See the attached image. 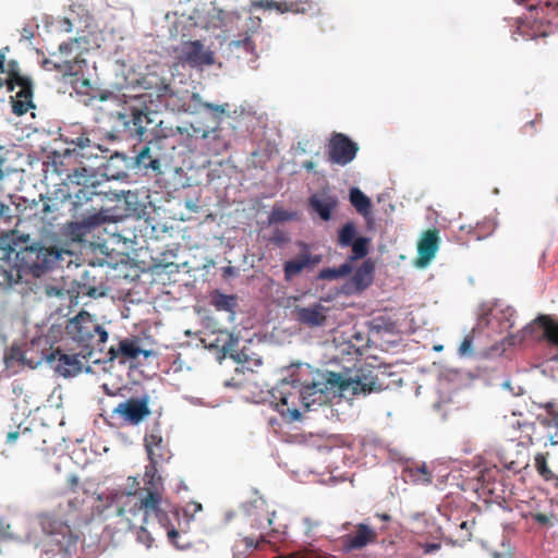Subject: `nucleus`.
Instances as JSON below:
<instances>
[{
    "instance_id": "31",
    "label": "nucleus",
    "mask_w": 558,
    "mask_h": 558,
    "mask_svg": "<svg viewBox=\"0 0 558 558\" xmlns=\"http://www.w3.org/2000/svg\"><path fill=\"white\" fill-rule=\"evenodd\" d=\"M62 77L70 80L84 75L85 70L87 69V61L83 57L74 56L71 60L62 61Z\"/></svg>"
},
{
    "instance_id": "49",
    "label": "nucleus",
    "mask_w": 558,
    "mask_h": 558,
    "mask_svg": "<svg viewBox=\"0 0 558 558\" xmlns=\"http://www.w3.org/2000/svg\"><path fill=\"white\" fill-rule=\"evenodd\" d=\"M532 519L534 520V522L538 523L539 525L548 526V525H553L554 515L538 512V513L532 514Z\"/></svg>"
},
{
    "instance_id": "43",
    "label": "nucleus",
    "mask_w": 558,
    "mask_h": 558,
    "mask_svg": "<svg viewBox=\"0 0 558 558\" xmlns=\"http://www.w3.org/2000/svg\"><path fill=\"white\" fill-rule=\"evenodd\" d=\"M136 539L138 543L143 544L147 548H150L154 543L151 532L144 526H141V529L137 531Z\"/></svg>"
},
{
    "instance_id": "52",
    "label": "nucleus",
    "mask_w": 558,
    "mask_h": 558,
    "mask_svg": "<svg viewBox=\"0 0 558 558\" xmlns=\"http://www.w3.org/2000/svg\"><path fill=\"white\" fill-rule=\"evenodd\" d=\"M418 545L425 555L433 554L441 548L440 543H420Z\"/></svg>"
},
{
    "instance_id": "57",
    "label": "nucleus",
    "mask_w": 558,
    "mask_h": 558,
    "mask_svg": "<svg viewBox=\"0 0 558 558\" xmlns=\"http://www.w3.org/2000/svg\"><path fill=\"white\" fill-rule=\"evenodd\" d=\"M20 436L19 430L9 432L7 435V442L12 444Z\"/></svg>"
},
{
    "instance_id": "59",
    "label": "nucleus",
    "mask_w": 558,
    "mask_h": 558,
    "mask_svg": "<svg viewBox=\"0 0 558 558\" xmlns=\"http://www.w3.org/2000/svg\"><path fill=\"white\" fill-rule=\"evenodd\" d=\"M206 107L215 112H219V113H223L225 112V108L222 106H219V105H211V104H206Z\"/></svg>"
},
{
    "instance_id": "6",
    "label": "nucleus",
    "mask_w": 558,
    "mask_h": 558,
    "mask_svg": "<svg viewBox=\"0 0 558 558\" xmlns=\"http://www.w3.org/2000/svg\"><path fill=\"white\" fill-rule=\"evenodd\" d=\"M66 335L82 349L80 355L90 357L93 351H102L108 332L87 312L82 311L65 326Z\"/></svg>"
},
{
    "instance_id": "13",
    "label": "nucleus",
    "mask_w": 558,
    "mask_h": 558,
    "mask_svg": "<svg viewBox=\"0 0 558 558\" xmlns=\"http://www.w3.org/2000/svg\"><path fill=\"white\" fill-rule=\"evenodd\" d=\"M356 234V226L352 221L344 223L338 231V244L341 247L351 246L350 260L362 259L368 254L369 239Z\"/></svg>"
},
{
    "instance_id": "36",
    "label": "nucleus",
    "mask_w": 558,
    "mask_h": 558,
    "mask_svg": "<svg viewBox=\"0 0 558 558\" xmlns=\"http://www.w3.org/2000/svg\"><path fill=\"white\" fill-rule=\"evenodd\" d=\"M320 140L314 135L305 136L298 142L295 149L301 154H318Z\"/></svg>"
},
{
    "instance_id": "25",
    "label": "nucleus",
    "mask_w": 558,
    "mask_h": 558,
    "mask_svg": "<svg viewBox=\"0 0 558 558\" xmlns=\"http://www.w3.org/2000/svg\"><path fill=\"white\" fill-rule=\"evenodd\" d=\"M213 336L214 339L210 340L209 347L221 352L223 355L229 354L231 357H234L233 352H235L238 347V338L228 330H219L214 332Z\"/></svg>"
},
{
    "instance_id": "51",
    "label": "nucleus",
    "mask_w": 558,
    "mask_h": 558,
    "mask_svg": "<svg viewBox=\"0 0 558 558\" xmlns=\"http://www.w3.org/2000/svg\"><path fill=\"white\" fill-rule=\"evenodd\" d=\"M538 407L546 411V414H544L545 416H556V415H558V409H557L556 403L554 401H549V402H545V403H539Z\"/></svg>"
},
{
    "instance_id": "4",
    "label": "nucleus",
    "mask_w": 558,
    "mask_h": 558,
    "mask_svg": "<svg viewBox=\"0 0 558 558\" xmlns=\"http://www.w3.org/2000/svg\"><path fill=\"white\" fill-rule=\"evenodd\" d=\"M386 372L380 367L373 365H362L353 371L351 375L330 372L325 375L329 391L345 396L359 393H371L385 389L387 385L384 383Z\"/></svg>"
},
{
    "instance_id": "32",
    "label": "nucleus",
    "mask_w": 558,
    "mask_h": 558,
    "mask_svg": "<svg viewBox=\"0 0 558 558\" xmlns=\"http://www.w3.org/2000/svg\"><path fill=\"white\" fill-rule=\"evenodd\" d=\"M352 262L353 260L348 259L338 268H324L319 271L318 278L322 280H336L339 278H344L353 270Z\"/></svg>"
},
{
    "instance_id": "40",
    "label": "nucleus",
    "mask_w": 558,
    "mask_h": 558,
    "mask_svg": "<svg viewBox=\"0 0 558 558\" xmlns=\"http://www.w3.org/2000/svg\"><path fill=\"white\" fill-rule=\"evenodd\" d=\"M304 533L308 538H315L317 536V530L322 525V521L311 517L303 519Z\"/></svg>"
},
{
    "instance_id": "26",
    "label": "nucleus",
    "mask_w": 558,
    "mask_h": 558,
    "mask_svg": "<svg viewBox=\"0 0 558 558\" xmlns=\"http://www.w3.org/2000/svg\"><path fill=\"white\" fill-rule=\"evenodd\" d=\"M403 476L405 481L414 485H429L433 482V474L425 463L416 464L404 469Z\"/></svg>"
},
{
    "instance_id": "19",
    "label": "nucleus",
    "mask_w": 558,
    "mask_h": 558,
    "mask_svg": "<svg viewBox=\"0 0 558 558\" xmlns=\"http://www.w3.org/2000/svg\"><path fill=\"white\" fill-rule=\"evenodd\" d=\"M98 46V36L95 32L93 16L90 15V40L87 36L71 38L59 45V52L63 56L74 54L82 57L84 52L89 50V47L92 50Z\"/></svg>"
},
{
    "instance_id": "21",
    "label": "nucleus",
    "mask_w": 558,
    "mask_h": 558,
    "mask_svg": "<svg viewBox=\"0 0 558 558\" xmlns=\"http://www.w3.org/2000/svg\"><path fill=\"white\" fill-rule=\"evenodd\" d=\"M20 250L12 245L8 236H0V274L10 279L15 270L19 276Z\"/></svg>"
},
{
    "instance_id": "20",
    "label": "nucleus",
    "mask_w": 558,
    "mask_h": 558,
    "mask_svg": "<svg viewBox=\"0 0 558 558\" xmlns=\"http://www.w3.org/2000/svg\"><path fill=\"white\" fill-rule=\"evenodd\" d=\"M439 232L437 229L425 231L417 243L416 266L425 267L435 257L439 248Z\"/></svg>"
},
{
    "instance_id": "34",
    "label": "nucleus",
    "mask_w": 558,
    "mask_h": 558,
    "mask_svg": "<svg viewBox=\"0 0 558 558\" xmlns=\"http://www.w3.org/2000/svg\"><path fill=\"white\" fill-rule=\"evenodd\" d=\"M535 322L543 329L546 339L558 345V322L545 315L539 316Z\"/></svg>"
},
{
    "instance_id": "10",
    "label": "nucleus",
    "mask_w": 558,
    "mask_h": 558,
    "mask_svg": "<svg viewBox=\"0 0 558 558\" xmlns=\"http://www.w3.org/2000/svg\"><path fill=\"white\" fill-rule=\"evenodd\" d=\"M359 145L348 135L332 132L326 145L328 161L339 166H347L357 155Z\"/></svg>"
},
{
    "instance_id": "9",
    "label": "nucleus",
    "mask_w": 558,
    "mask_h": 558,
    "mask_svg": "<svg viewBox=\"0 0 558 558\" xmlns=\"http://www.w3.org/2000/svg\"><path fill=\"white\" fill-rule=\"evenodd\" d=\"M38 523L48 538V543L52 546V551L69 554L75 548L80 536L68 521H63L52 513H41L38 515Z\"/></svg>"
},
{
    "instance_id": "17",
    "label": "nucleus",
    "mask_w": 558,
    "mask_h": 558,
    "mask_svg": "<svg viewBox=\"0 0 558 558\" xmlns=\"http://www.w3.org/2000/svg\"><path fill=\"white\" fill-rule=\"evenodd\" d=\"M328 311L322 303H314L310 306H295L293 314L299 324L316 328L326 325Z\"/></svg>"
},
{
    "instance_id": "63",
    "label": "nucleus",
    "mask_w": 558,
    "mask_h": 558,
    "mask_svg": "<svg viewBox=\"0 0 558 558\" xmlns=\"http://www.w3.org/2000/svg\"><path fill=\"white\" fill-rule=\"evenodd\" d=\"M554 482V486L558 488V475L554 474V477L550 480Z\"/></svg>"
},
{
    "instance_id": "22",
    "label": "nucleus",
    "mask_w": 558,
    "mask_h": 558,
    "mask_svg": "<svg viewBox=\"0 0 558 558\" xmlns=\"http://www.w3.org/2000/svg\"><path fill=\"white\" fill-rule=\"evenodd\" d=\"M377 533L364 523L356 525L354 534L343 537V546L347 550L362 549L366 545L376 542Z\"/></svg>"
},
{
    "instance_id": "41",
    "label": "nucleus",
    "mask_w": 558,
    "mask_h": 558,
    "mask_svg": "<svg viewBox=\"0 0 558 558\" xmlns=\"http://www.w3.org/2000/svg\"><path fill=\"white\" fill-rule=\"evenodd\" d=\"M61 144V142L57 141L56 143V146H59ZM59 149L58 147H54L53 150L51 151L52 156H50L51 158H56V157H60L59 154ZM58 161L56 159L52 160V162H49V161H46L44 163L45 168H44V172L45 174H48L49 171L53 172V173H57V174H61V172L63 171L62 169L58 168Z\"/></svg>"
},
{
    "instance_id": "48",
    "label": "nucleus",
    "mask_w": 558,
    "mask_h": 558,
    "mask_svg": "<svg viewBox=\"0 0 558 558\" xmlns=\"http://www.w3.org/2000/svg\"><path fill=\"white\" fill-rule=\"evenodd\" d=\"M41 65L47 71H57L62 75V62L54 61L52 58H46L43 60Z\"/></svg>"
},
{
    "instance_id": "37",
    "label": "nucleus",
    "mask_w": 558,
    "mask_h": 558,
    "mask_svg": "<svg viewBox=\"0 0 558 558\" xmlns=\"http://www.w3.org/2000/svg\"><path fill=\"white\" fill-rule=\"evenodd\" d=\"M70 84L77 94L84 96H92L94 88L92 86V82L87 77H85V75H81L78 77L70 80Z\"/></svg>"
},
{
    "instance_id": "2",
    "label": "nucleus",
    "mask_w": 558,
    "mask_h": 558,
    "mask_svg": "<svg viewBox=\"0 0 558 558\" xmlns=\"http://www.w3.org/2000/svg\"><path fill=\"white\" fill-rule=\"evenodd\" d=\"M319 379L301 383L293 379L292 381L283 380L271 392L276 411L289 423L301 418L300 405L305 409L318 402L324 403L327 400L326 392L329 391L325 375L318 374Z\"/></svg>"
},
{
    "instance_id": "39",
    "label": "nucleus",
    "mask_w": 558,
    "mask_h": 558,
    "mask_svg": "<svg viewBox=\"0 0 558 558\" xmlns=\"http://www.w3.org/2000/svg\"><path fill=\"white\" fill-rule=\"evenodd\" d=\"M530 10H535L537 12L536 19L543 20L548 11H555L557 9V4H551L550 1H537L535 3L527 4Z\"/></svg>"
},
{
    "instance_id": "23",
    "label": "nucleus",
    "mask_w": 558,
    "mask_h": 558,
    "mask_svg": "<svg viewBox=\"0 0 558 558\" xmlns=\"http://www.w3.org/2000/svg\"><path fill=\"white\" fill-rule=\"evenodd\" d=\"M264 7L266 9H275L280 13L292 12V13H301L305 14L315 10L316 4L313 1H302V0H284V1H275V0H266Z\"/></svg>"
},
{
    "instance_id": "53",
    "label": "nucleus",
    "mask_w": 558,
    "mask_h": 558,
    "mask_svg": "<svg viewBox=\"0 0 558 558\" xmlns=\"http://www.w3.org/2000/svg\"><path fill=\"white\" fill-rule=\"evenodd\" d=\"M293 558H331L323 555L322 553H317L315 550H307L304 553H298L293 555Z\"/></svg>"
},
{
    "instance_id": "50",
    "label": "nucleus",
    "mask_w": 558,
    "mask_h": 558,
    "mask_svg": "<svg viewBox=\"0 0 558 558\" xmlns=\"http://www.w3.org/2000/svg\"><path fill=\"white\" fill-rule=\"evenodd\" d=\"M0 537L5 539H13L14 535L11 532V525L0 518Z\"/></svg>"
},
{
    "instance_id": "35",
    "label": "nucleus",
    "mask_w": 558,
    "mask_h": 558,
    "mask_svg": "<svg viewBox=\"0 0 558 558\" xmlns=\"http://www.w3.org/2000/svg\"><path fill=\"white\" fill-rule=\"evenodd\" d=\"M350 202L361 215H367L371 210V199L357 187H352L350 190Z\"/></svg>"
},
{
    "instance_id": "56",
    "label": "nucleus",
    "mask_w": 558,
    "mask_h": 558,
    "mask_svg": "<svg viewBox=\"0 0 558 558\" xmlns=\"http://www.w3.org/2000/svg\"><path fill=\"white\" fill-rule=\"evenodd\" d=\"M78 483H80V481H78L77 476L70 475L68 477V485H69L70 489H72L73 492L77 488Z\"/></svg>"
},
{
    "instance_id": "54",
    "label": "nucleus",
    "mask_w": 558,
    "mask_h": 558,
    "mask_svg": "<svg viewBox=\"0 0 558 558\" xmlns=\"http://www.w3.org/2000/svg\"><path fill=\"white\" fill-rule=\"evenodd\" d=\"M73 28V22L69 17H64L59 22V29L63 33H71Z\"/></svg>"
},
{
    "instance_id": "12",
    "label": "nucleus",
    "mask_w": 558,
    "mask_h": 558,
    "mask_svg": "<svg viewBox=\"0 0 558 558\" xmlns=\"http://www.w3.org/2000/svg\"><path fill=\"white\" fill-rule=\"evenodd\" d=\"M298 246L301 251L296 257L283 263L282 269L286 282L293 281L304 270H312L322 262V255L313 254L307 243L300 241Z\"/></svg>"
},
{
    "instance_id": "7",
    "label": "nucleus",
    "mask_w": 558,
    "mask_h": 558,
    "mask_svg": "<svg viewBox=\"0 0 558 558\" xmlns=\"http://www.w3.org/2000/svg\"><path fill=\"white\" fill-rule=\"evenodd\" d=\"M64 255L71 256V252L56 245L34 244L21 248L19 274L28 271L35 277H40L46 270L60 266Z\"/></svg>"
},
{
    "instance_id": "3",
    "label": "nucleus",
    "mask_w": 558,
    "mask_h": 558,
    "mask_svg": "<svg viewBox=\"0 0 558 558\" xmlns=\"http://www.w3.org/2000/svg\"><path fill=\"white\" fill-rule=\"evenodd\" d=\"M110 209H101L89 214L81 221H72L65 225V234L75 242L86 243L92 247H105L108 234L110 238L122 239L117 226L122 220V216H116Z\"/></svg>"
},
{
    "instance_id": "60",
    "label": "nucleus",
    "mask_w": 558,
    "mask_h": 558,
    "mask_svg": "<svg viewBox=\"0 0 558 558\" xmlns=\"http://www.w3.org/2000/svg\"><path fill=\"white\" fill-rule=\"evenodd\" d=\"M84 172H86L85 168H74L70 174L78 175V174H84Z\"/></svg>"
},
{
    "instance_id": "15",
    "label": "nucleus",
    "mask_w": 558,
    "mask_h": 558,
    "mask_svg": "<svg viewBox=\"0 0 558 558\" xmlns=\"http://www.w3.org/2000/svg\"><path fill=\"white\" fill-rule=\"evenodd\" d=\"M181 59L191 68H203L215 63L214 52L206 49L202 41H186L182 45Z\"/></svg>"
},
{
    "instance_id": "28",
    "label": "nucleus",
    "mask_w": 558,
    "mask_h": 558,
    "mask_svg": "<svg viewBox=\"0 0 558 558\" xmlns=\"http://www.w3.org/2000/svg\"><path fill=\"white\" fill-rule=\"evenodd\" d=\"M308 204L324 221H328L331 218V211L336 207L337 202L332 197H320L314 194L310 197Z\"/></svg>"
},
{
    "instance_id": "16",
    "label": "nucleus",
    "mask_w": 558,
    "mask_h": 558,
    "mask_svg": "<svg viewBox=\"0 0 558 558\" xmlns=\"http://www.w3.org/2000/svg\"><path fill=\"white\" fill-rule=\"evenodd\" d=\"M48 363L63 377H72L81 373L83 363L76 354L63 353L60 349L47 356Z\"/></svg>"
},
{
    "instance_id": "24",
    "label": "nucleus",
    "mask_w": 558,
    "mask_h": 558,
    "mask_svg": "<svg viewBox=\"0 0 558 558\" xmlns=\"http://www.w3.org/2000/svg\"><path fill=\"white\" fill-rule=\"evenodd\" d=\"M141 353L137 342L132 339H123L117 345H111L108 351L109 360L121 359V362L137 359Z\"/></svg>"
},
{
    "instance_id": "61",
    "label": "nucleus",
    "mask_w": 558,
    "mask_h": 558,
    "mask_svg": "<svg viewBox=\"0 0 558 558\" xmlns=\"http://www.w3.org/2000/svg\"><path fill=\"white\" fill-rule=\"evenodd\" d=\"M304 168L307 170V171H312L314 169V162L313 161H306L304 162Z\"/></svg>"
},
{
    "instance_id": "38",
    "label": "nucleus",
    "mask_w": 558,
    "mask_h": 558,
    "mask_svg": "<svg viewBox=\"0 0 558 558\" xmlns=\"http://www.w3.org/2000/svg\"><path fill=\"white\" fill-rule=\"evenodd\" d=\"M535 468L539 475L545 480L549 481L554 477V472L548 468L546 457L542 453L535 457Z\"/></svg>"
},
{
    "instance_id": "11",
    "label": "nucleus",
    "mask_w": 558,
    "mask_h": 558,
    "mask_svg": "<svg viewBox=\"0 0 558 558\" xmlns=\"http://www.w3.org/2000/svg\"><path fill=\"white\" fill-rule=\"evenodd\" d=\"M148 404V396L129 398L112 410V417L120 418L123 424L137 425L150 414Z\"/></svg>"
},
{
    "instance_id": "14",
    "label": "nucleus",
    "mask_w": 558,
    "mask_h": 558,
    "mask_svg": "<svg viewBox=\"0 0 558 558\" xmlns=\"http://www.w3.org/2000/svg\"><path fill=\"white\" fill-rule=\"evenodd\" d=\"M144 83L147 88L156 86V97L162 98L165 105L168 109L173 112H186L189 111L190 106L185 101L184 97L179 95V93L172 92L170 85L166 82L163 77L159 75H150L144 78Z\"/></svg>"
},
{
    "instance_id": "64",
    "label": "nucleus",
    "mask_w": 558,
    "mask_h": 558,
    "mask_svg": "<svg viewBox=\"0 0 558 558\" xmlns=\"http://www.w3.org/2000/svg\"><path fill=\"white\" fill-rule=\"evenodd\" d=\"M245 542H246V544H247L248 546H252V547H256V546H257V545H256V544H254V543H253V541H252V539H250V538H246V539H245Z\"/></svg>"
},
{
    "instance_id": "33",
    "label": "nucleus",
    "mask_w": 558,
    "mask_h": 558,
    "mask_svg": "<svg viewBox=\"0 0 558 558\" xmlns=\"http://www.w3.org/2000/svg\"><path fill=\"white\" fill-rule=\"evenodd\" d=\"M210 304L218 311L234 312L236 306V298L234 295H227L219 291L211 294Z\"/></svg>"
},
{
    "instance_id": "18",
    "label": "nucleus",
    "mask_w": 558,
    "mask_h": 558,
    "mask_svg": "<svg viewBox=\"0 0 558 558\" xmlns=\"http://www.w3.org/2000/svg\"><path fill=\"white\" fill-rule=\"evenodd\" d=\"M119 118L123 120L124 125L131 132H134L141 141H147L153 137L155 126L150 130L149 125L156 123L150 118L149 112L141 109H133L130 120H126V116L122 113H119Z\"/></svg>"
},
{
    "instance_id": "29",
    "label": "nucleus",
    "mask_w": 558,
    "mask_h": 558,
    "mask_svg": "<svg viewBox=\"0 0 558 558\" xmlns=\"http://www.w3.org/2000/svg\"><path fill=\"white\" fill-rule=\"evenodd\" d=\"M518 447L517 445H511L509 448H502L499 458L502 465L510 471L519 472L524 465H526L525 454L517 450L515 458L510 457L512 449Z\"/></svg>"
},
{
    "instance_id": "30",
    "label": "nucleus",
    "mask_w": 558,
    "mask_h": 558,
    "mask_svg": "<svg viewBox=\"0 0 558 558\" xmlns=\"http://www.w3.org/2000/svg\"><path fill=\"white\" fill-rule=\"evenodd\" d=\"M375 265L371 259H366L355 270L353 281L359 289L367 288L374 278Z\"/></svg>"
},
{
    "instance_id": "58",
    "label": "nucleus",
    "mask_w": 558,
    "mask_h": 558,
    "mask_svg": "<svg viewBox=\"0 0 558 558\" xmlns=\"http://www.w3.org/2000/svg\"><path fill=\"white\" fill-rule=\"evenodd\" d=\"M548 439L551 446L558 445V429H555V433H548Z\"/></svg>"
},
{
    "instance_id": "5",
    "label": "nucleus",
    "mask_w": 558,
    "mask_h": 558,
    "mask_svg": "<svg viewBox=\"0 0 558 558\" xmlns=\"http://www.w3.org/2000/svg\"><path fill=\"white\" fill-rule=\"evenodd\" d=\"M8 50V47L0 49V86H7L10 92L19 87L16 94L11 96L12 112L16 116H23L29 109L35 108L33 83L31 78L20 73L17 61L10 60L5 62V51Z\"/></svg>"
},
{
    "instance_id": "62",
    "label": "nucleus",
    "mask_w": 558,
    "mask_h": 558,
    "mask_svg": "<svg viewBox=\"0 0 558 558\" xmlns=\"http://www.w3.org/2000/svg\"><path fill=\"white\" fill-rule=\"evenodd\" d=\"M523 426L530 432H534L536 428L534 423H524Z\"/></svg>"
},
{
    "instance_id": "46",
    "label": "nucleus",
    "mask_w": 558,
    "mask_h": 558,
    "mask_svg": "<svg viewBox=\"0 0 558 558\" xmlns=\"http://www.w3.org/2000/svg\"><path fill=\"white\" fill-rule=\"evenodd\" d=\"M82 292L90 298L105 295L104 287L89 286L86 281L82 284Z\"/></svg>"
},
{
    "instance_id": "1",
    "label": "nucleus",
    "mask_w": 558,
    "mask_h": 558,
    "mask_svg": "<svg viewBox=\"0 0 558 558\" xmlns=\"http://www.w3.org/2000/svg\"><path fill=\"white\" fill-rule=\"evenodd\" d=\"M144 446L147 451L149 464L145 466L143 476L144 486L140 487L136 477H130L133 481L132 486H136L134 492L126 494V501L122 507L116 509L117 515H124L125 507L131 506L129 511L136 515L141 513L146 525L157 521L162 529L169 542L177 548H185L187 543H182V535L179 531L181 524L180 513L171 508L163 500L165 486L162 477L158 474L157 464L159 461L169 459V450L162 437L158 433H150L144 437Z\"/></svg>"
},
{
    "instance_id": "27",
    "label": "nucleus",
    "mask_w": 558,
    "mask_h": 558,
    "mask_svg": "<svg viewBox=\"0 0 558 558\" xmlns=\"http://www.w3.org/2000/svg\"><path fill=\"white\" fill-rule=\"evenodd\" d=\"M498 474L496 466L494 468H482L475 471L473 478L477 482L476 490H483V493L494 494L495 493V480Z\"/></svg>"
},
{
    "instance_id": "44",
    "label": "nucleus",
    "mask_w": 558,
    "mask_h": 558,
    "mask_svg": "<svg viewBox=\"0 0 558 558\" xmlns=\"http://www.w3.org/2000/svg\"><path fill=\"white\" fill-rule=\"evenodd\" d=\"M293 218V214L288 213L282 208H274L270 214L269 220L270 222H283L291 220Z\"/></svg>"
},
{
    "instance_id": "55",
    "label": "nucleus",
    "mask_w": 558,
    "mask_h": 558,
    "mask_svg": "<svg viewBox=\"0 0 558 558\" xmlns=\"http://www.w3.org/2000/svg\"><path fill=\"white\" fill-rule=\"evenodd\" d=\"M10 359L24 361V354L20 348H12L10 352Z\"/></svg>"
},
{
    "instance_id": "8",
    "label": "nucleus",
    "mask_w": 558,
    "mask_h": 558,
    "mask_svg": "<svg viewBox=\"0 0 558 558\" xmlns=\"http://www.w3.org/2000/svg\"><path fill=\"white\" fill-rule=\"evenodd\" d=\"M177 134H182L180 126H167L161 120L157 122L155 124V132H153V137L145 141L146 144L141 148L135 158L136 166L145 170L150 169L157 172V174H162L161 163L163 157L161 154V148L163 142L170 137L175 136Z\"/></svg>"
},
{
    "instance_id": "45",
    "label": "nucleus",
    "mask_w": 558,
    "mask_h": 558,
    "mask_svg": "<svg viewBox=\"0 0 558 558\" xmlns=\"http://www.w3.org/2000/svg\"><path fill=\"white\" fill-rule=\"evenodd\" d=\"M536 421L546 429H558V415L545 416L544 414H537Z\"/></svg>"
},
{
    "instance_id": "42",
    "label": "nucleus",
    "mask_w": 558,
    "mask_h": 558,
    "mask_svg": "<svg viewBox=\"0 0 558 558\" xmlns=\"http://www.w3.org/2000/svg\"><path fill=\"white\" fill-rule=\"evenodd\" d=\"M269 242L277 247H282L290 242V236L286 231L276 229L269 238Z\"/></svg>"
},
{
    "instance_id": "47",
    "label": "nucleus",
    "mask_w": 558,
    "mask_h": 558,
    "mask_svg": "<svg viewBox=\"0 0 558 558\" xmlns=\"http://www.w3.org/2000/svg\"><path fill=\"white\" fill-rule=\"evenodd\" d=\"M472 345H473V336L472 335L465 336L459 347V354L461 356L470 355L472 353Z\"/></svg>"
}]
</instances>
